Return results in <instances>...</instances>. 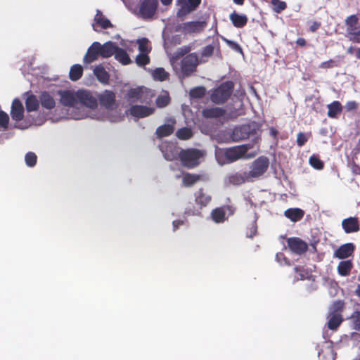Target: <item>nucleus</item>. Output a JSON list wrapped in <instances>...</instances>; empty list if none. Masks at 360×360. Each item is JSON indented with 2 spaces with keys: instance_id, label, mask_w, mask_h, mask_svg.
Returning <instances> with one entry per match:
<instances>
[{
  "instance_id": "2eb2a0df",
  "label": "nucleus",
  "mask_w": 360,
  "mask_h": 360,
  "mask_svg": "<svg viewBox=\"0 0 360 360\" xmlns=\"http://www.w3.org/2000/svg\"><path fill=\"white\" fill-rule=\"evenodd\" d=\"M155 109L140 105H134L129 109V114L137 118H143L153 114Z\"/></svg>"
},
{
  "instance_id": "9d476101",
  "label": "nucleus",
  "mask_w": 360,
  "mask_h": 360,
  "mask_svg": "<svg viewBox=\"0 0 360 360\" xmlns=\"http://www.w3.org/2000/svg\"><path fill=\"white\" fill-rule=\"evenodd\" d=\"M77 99L78 103H81L89 108L95 109L98 106L97 98L94 97L89 91L78 90Z\"/></svg>"
},
{
  "instance_id": "e433bc0d",
  "label": "nucleus",
  "mask_w": 360,
  "mask_h": 360,
  "mask_svg": "<svg viewBox=\"0 0 360 360\" xmlns=\"http://www.w3.org/2000/svg\"><path fill=\"white\" fill-rule=\"evenodd\" d=\"M170 103V97L167 91H163V93L159 95L155 101L156 105L158 108H165Z\"/></svg>"
},
{
  "instance_id": "864d4df0",
  "label": "nucleus",
  "mask_w": 360,
  "mask_h": 360,
  "mask_svg": "<svg viewBox=\"0 0 360 360\" xmlns=\"http://www.w3.org/2000/svg\"><path fill=\"white\" fill-rule=\"evenodd\" d=\"M352 318L354 321L355 328L360 330V312H355Z\"/></svg>"
},
{
  "instance_id": "dca6fc26",
  "label": "nucleus",
  "mask_w": 360,
  "mask_h": 360,
  "mask_svg": "<svg viewBox=\"0 0 360 360\" xmlns=\"http://www.w3.org/2000/svg\"><path fill=\"white\" fill-rule=\"evenodd\" d=\"M24 107L18 98H15L11 105V116L13 120L20 122L24 118Z\"/></svg>"
},
{
  "instance_id": "37998d69",
  "label": "nucleus",
  "mask_w": 360,
  "mask_h": 360,
  "mask_svg": "<svg viewBox=\"0 0 360 360\" xmlns=\"http://www.w3.org/2000/svg\"><path fill=\"white\" fill-rule=\"evenodd\" d=\"M25 160L26 165L30 167H32L37 163V157L34 153L28 152L25 155Z\"/></svg>"
},
{
  "instance_id": "0eeeda50",
  "label": "nucleus",
  "mask_w": 360,
  "mask_h": 360,
  "mask_svg": "<svg viewBox=\"0 0 360 360\" xmlns=\"http://www.w3.org/2000/svg\"><path fill=\"white\" fill-rule=\"evenodd\" d=\"M348 37L352 41L360 43V26L358 25V18L351 15L346 19Z\"/></svg>"
},
{
  "instance_id": "ddd939ff",
  "label": "nucleus",
  "mask_w": 360,
  "mask_h": 360,
  "mask_svg": "<svg viewBox=\"0 0 360 360\" xmlns=\"http://www.w3.org/2000/svg\"><path fill=\"white\" fill-rule=\"evenodd\" d=\"M147 92V89L143 86L130 89L127 94L126 98L129 103L145 102L143 98L144 94Z\"/></svg>"
},
{
  "instance_id": "7c9ffc66",
  "label": "nucleus",
  "mask_w": 360,
  "mask_h": 360,
  "mask_svg": "<svg viewBox=\"0 0 360 360\" xmlns=\"http://www.w3.org/2000/svg\"><path fill=\"white\" fill-rule=\"evenodd\" d=\"M230 211V214H233V212L231 210L227 208H217L212 211V219L216 223L223 222L226 219V211Z\"/></svg>"
},
{
  "instance_id": "ea45409f",
  "label": "nucleus",
  "mask_w": 360,
  "mask_h": 360,
  "mask_svg": "<svg viewBox=\"0 0 360 360\" xmlns=\"http://www.w3.org/2000/svg\"><path fill=\"white\" fill-rule=\"evenodd\" d=\"M224 111L219 108H213L205 109L202 111V114L206 117H217L221 116Z\"/></svg>"
},
{
  "instance_id": "338daca9",
  "label": "nucleus",
  "mask_w": 360,
  "mask_h": 360,
  "mask_svg": "<svg viewBox=\"0 0 360 360\" xmlns=\"http://www.w3.org/2000/svg\"><path fill=\"white\" fill-rule=\"evenodd\" d=\"M356 295L360 297V285H359L355 291Z\"/></svg>"
},
{
  "instance_id": "f8f14e48",
  "label": "nucleus",
  "mask_w": 360,
  "mask_h": 360,
  "mask_svg": "<svg viewBox=\"0 0 360 360\" xmlns=\"http://www.w3.org/2000/svg\"><path fill=\"white\" fill-rule=\"evenodd\" d=\"M255 124H252V125H244L235 128L232 134L233 140L238 141L249 138L255 130Z\"/></svg>"
},
{
  "instance_id": "09e8293b",
  "label": "nucleus",
  "mask_w": 360,
  "mask_h": 360,
  "mask_svg": "<svg viewBox=\"0 0 360 360\" xmlns=\"http://www.w3.org/2000/svg\"><path fill=\"white\" fill-rule=\"evenodd\" d=\"M310 165L317 169H321L323 168V162L316 156H311L309 158Z\"/></svg>"
},
{
  "instance_id": "f257e3e1",
  "label": "nucleus",
  "mask_w": 360,
  "mask_h": 360,
  "mask_svg": "<svg viewBox=\"0 0 360 360\" xmlns=\"http://www.w3.org/2000/svg\"><path fill=\"white\" fill-rule=\"evenodd\" d=\"M252 148L250 144L240 145L235 147L219 149L216 151V158L219 164L224 165L236 161L239 159H250L257 155V152L248 153Z\"/></svg>"
},
{
  "instance_id": "13d9d810",
  "label": "nucleus",
  "mask_w": 360,
  "mask_h": 360,
  "mask_svg": "<svg viewBox=\"0 0 360 360\" xmlns=\"http://www.w3.org/2000/svg\"><path fill=\"white\" fill-rule=\"evenodd\" d=\"M332 61L324 62L321 64V67L323 68H328L332 67Z\"/></svg>"
},
{
  "instance_id": "79ce46f5",
  "label": "nucleus",
  "mask_w": 360,
  "mask_h": 360,
  "mask_svg": "<svg viewBox=\"0 0 360 360\" xmlns=\"http://www.w3.org/2000/svg\"><path fill=\"white\" fill-rule=\"evenodd\" d=\"M138 44L140 53H149L151 49L148 46V39H147L146 38L139 39Z\"/></svg>"
},
{
  "instance_id": "f03ea898",
  "label": "nucleus",
  "mask_w": 360,
  "mask_h": 360,
  "mask_svg": "<svg viewBox=\"0 0 360 360\" xmlns=\"http://www.w3.org/2000/svg\"><path fill=\"white\" fill-rule=\"evenodd\" d=\"M161 150L166 160L169 161H176L172 163L169 167L172 170H180V164L179 158H180V148L177 142H167L161 146Z\"/></svg>"
},
{
  "instance_id": "4be33fe9",
  "label": "nucleus",
  "mask_w": 360,
  "mask_h": 360,
  "mask_svg": "<svg viewBox=\"0 0 360 360\" xmlns=\"http://www.w3.org/2000/svg\"><path fill=\"white\" fill-rule=\"evenodd\" d=\"M342 226L347 233L356 232L359 229L358 219L355 217H349L342 221Z\"/></svg>"
},
{
  "instance_id": "bb28decb",
  "label": "nucleus",
  "mask_w": 360,
  "mask_h": 360,
  "mask_svg": "<svg viewBox=\"0 0 360 360\" xmlns=\"http://www.w3.org/2000/svg\"><path fill=\"white\" fill-rule=\"evenodd\" d=\"M39 99L34 94L29 95L25 100V107L27 112L37 111L39 108Z\"/></svg>"
},
{
  "instance_id": "9b49d317",
  "label": "nucleus",
  "mask_w": 360,
  "mask_h": 360,
  "mask_svg": "<svg viewBox=\"0 0 360 360\" xmlns=\"http://www.w3.org/2000/svg\"><path fill=\"white\" fill-rule=\"evenodd\" d=\"M198 57L192 53L184 58L181 64V75H188L193 72L198 65Z\"/></svg>"
},
{
  "instance_id": "1a4fd4ad",
  "label": "nucleus",
  "mask_w": 360,
  "mask_h": 360,
  "mask_svg": "<svg viewBox=\"0 0 360 360\" xmlns=\"http://www.w3.org/2000/svg\"><path fill=\"white\" fill-rule=\"evenodd\" d=\"M158 6V0H143L139 7L141 17L144 19L151 18L155 15Z\"/></svg>"
},
{
  "instance_id": "0e129e2a",
  "label": "nucleus",
  "mask_w": 360,
  "mask_h": 360,
  "mask_svg": "<svg viewBox=\"0 0 360 360\" xmlns=\"http://www.w3.org/2000/svg\"><path fill=\"white\" fill-rule=\"evenodd\" d=\"M255 233H256V227L253 226L252 228L251 233L249 236L252 237V236H254L255 234Z\"/></svg>"
},
{
  "instance_id": "e2e57ef3",
  "label": "nucleus",
  "mask_w": 360,
  "mask_h": 360,
  "mask_svg": "<svg viewBox=\"0 0 360 360\" xmlns=\"http://www.w3.org/2000/svg\"><path fill=\"white\" fill-rule=\"evenodd\" d=\"M297 43L301 46H304L305 44V41L304 39H299L297 41Z\"/></svg>"
},
{
  "instance_id": "20e7f679",
  "label": "nucleus",
  "mask_w": 360,
  "mask_h": 360,
  "mask_svg": "<svg viewBox=\"0 0 360 360\" xmlns=\"http://www.w3.org/2000/svg\"><path fill=\"white\" fill-rule=\"evenodd\" d=\"M268 166L269 161L267 158L263 157L259 158L252 164L250 171L246 172L248 179H250V181H252L255 179L258 178L266 172Z\"/></svg>"
},
{
  "instance_id": "72a5a7b5",
  "label": "nucleus",
  "mask_w": 360,
  "mask_h": 360,
  "mask_svg": "<svg viewBox=\"0 0 360 360\" xmlns=\"http://www.w3.org/2000/svg\"><path fill=\"white\" fill-rule=\"evenodd\" d=\"M200 176L198 174L181 172V181L186 186H191L198 182Z\"/></svg>"
},
{
  "instance_id": "5fc2aeb1",
  "label": "nucleus",
  "mask_w": 360,
  "mask_h": 360,
  "mask_svg": "<svg viewBox=\"0 0 360 360\" xmlns=\"http://www.w3.org/2000/svg\"><path fill=\"white\" fill-rule=\"evenodd\" d=\"M192 136V131L190 128L181 129V139H188Z\"/></svg>"
},
{
  "instance_id": "f704fd0d",
  "label": "nucleus",
  "mask_w": 360,
  "mask_h": 360,
  "mask_svg": "<svg viewBox=\"0 0 360 360\" xmlns=\"http://www.w3.org/2000/svg\"><path fill=\"white\" fill-rule=\"evenodd\" d=\"M83 75V68L81 65L75 64L70 68L69 77L72 81H77Z\"/></svg>"
},
{
  "instance_id": "c85d7f7f",
  "label": "nucleus",
  "mask_w": 360,
  "mask_h": 360,
  "mask_svg": "<svg viewBox=\"0 0 360 360\" xmlns=\"http://www.w3.org/2000/svg\"><path fill=\"white\" fill-rule=\"evenodd\" d=\"M94 22L99 25L102 29H108L113 27L111 22L104 17L102 12L97 10L96 14L94 17Z\"/></svg>"
},
{
  "instance_id": "2f4dec72",
  "label": "nucleus",
  "mask_w": 360,
  "mask_h": 360,
  "mask_svg": "<svg viewBox=\"0 0 360 360\" xmlns=\"http://www.w3.org/2000/svg\"><path fill=\"white\" fill-rule=\"evenodd\" d=\"M115 58L124 65H129L132 62L127 51L120 47L117 49L115 53Z\"/></svg>"
},
{
  "instance_id": "b1692460",
  "label": "nucleus",
  "mask_w": 360,
  "mask_h": 360,
  "mask_svg": "<svg viewBox=\"0 0 360 360\" xmlns=\"http://www.w3.org/2000/svg\"><path fill=\"white\" fill-rule=\"evenodd\" d=\"M354 246L352 243H347L340 246L335 252V256L339 259H344L350 256L354 252Z\"/></svg>"
},
{
  "instance_id": "8fccbe9b",
  "label": "nucleus",
  "mask_w": 360,
  "mask_h": 360,
  "mask_svg": "<svg viewBox=\"0 0 360 360\" xmlns=\"http://www.w3.org/2000/svg\"><path fill=\"white\" fill-rule=\"evenodd\" d=\"M224 40L231 49H232L235 51H237V52L243 54L242 49L238 44H237L236 42L230 41L229 39H224Z\"/></svg>"
},
{
  "instance_id": "a19ab883",
  "label": "nucleus",
  "mask_w": 360,
  "mask_h": 360,
  "mask_svg": "<svg viewBox=\"0 0 360 360\" xmlns=\"http://www.w3.org/2000/svg\"><path fill=\"white\" fill-rule=\"evenodd\" d=\"M150 57L146 53H139L136 56L135 61L137 65L143 67L150 63Z\"/></svg>"
},
{
  "instance_id": "4468645a",
  "label": "nucleus",
  "mask_w": 360,
  "mask_h": 360,
  "mask_svg": "<svg viewBox=\"0 0 360 360\" xmlns=\"http://www.w3.org/2000/svg\"><path fill=\"white\" fill-rule=\"evenodd\" d=\"M100 43L94 41L88 48L86 54L84 56L83 62L85 64H91L96 61L99 56H101L100 52Z\"/></svg>"
},
{
  "instance_id": "774afa93",
  "label": "nucleus",
  "mask_w": 360,
  "mask_h": 360,
  "mask_svg": "<svg viewBox=\"0 0 360 360\" xmlns=\"http://www.w3.org/2000/svg\"><path fill=\"white\" fill-rule=\"evenodd\" d=\"M318 27V25L317 24H314L311 27V30L312 31H315L316 30V28Z\"/></svg>"
},
{
  "instance_id": "6e6552de",
  "label": "nucleus",
  "mask_w": 360,
  "mask_h": 360,
  "mask_svg": "<svg viewBox=\"0 0 360 360\" xmlns=\"http://www.w3.org/2000/svg\"><path fill=\"white\" fill-rule=\"evenodd\" d=\"M202 153L197 150L190 149L181 151V165L193 167L199 163Z\"/></svg>"
},
{
  "instance_id": "4c0bfd02",
  "label": "nucleus",
  "mask_w": 360,
  "mask_h": 360,
  "mask_svg": "<svg viewBox=\"0 0 360 360\" xmlns=\"http://www.w3.org/2000/svg\"><path fill=\"white\" fill-rule=\"evenodd\" d=\"M328 115L330 117H335L342 110L341 104L338 101H334L331 104L328 105Z\"/></svg>"
},
{
  "instance_id": "680f3d73",
  "label": "nucleus",
  "mask_w": 360,
  "mask_h": 360,
  "mask_svg": "<svg viewBox=\"0 0 360 360\" xmlns=\"http://www.w3.org/2000/svg\"><path fill=\"white\" fill-rule=\"evenodd\" d=\"M28 127H29V124H25V125L20 124V125L15 126V128L20 129H27Z\"/></svg>"
},
{
  "instance_id": "6e6d98bb",
  "label": "nucleus",
  "mask_w": 360,
  "mask_h": 360,
  "mask_svg": "<svg viewBox=\"0 0 360 360\" xmlns=\"http://www.w3.org/2000/svg\"><path fill=\"white\" fill-rule=\"evenodd\" d=\"M307 141V138L304 134L299 133L297 134V143L300 146H303L306 143Z\"/></svg>"
},
{
  "instance_id": "603ef678",
  "label": "nucleus",
  "mask_w": 360,
  "mask_h": 360,
  "mask_svg": "<svg viewBox=\"0 0 360 360\" xmlns=\"http://www.w3.org/2000/svg\"><path fill=\"white\" fill-rule=\"evenodd\" d=\"M214 51V47L212 45H208L205 46L202 51V56L205 57H210L212 56V53Z\"/></svg>"
},
{
  "instance_id": "412c9836",
  "label": "nucleus",
  "mask_w": 360,
  "mask_h": 360,
  "mask_svg": "<svg viewBox=\"0 0 360 360\" xmlns=\"http://www.w3.org/2000/svg\"><path fill=\"white\" fill-rule=\"evenodd\" d=\"M39 101L43 108L52 110L56 107V101L47 91H42L39 95Z\"/></svg>"
},
{
  "instance_id": "a211bd4d",
  "label": "nucleus",
  "mask_w": 360,
  "mask_h": 360,
  "mask_svg": "<svg viewBox=\"0 0 360 360\" xmlns=\"http://www.w3.org/2000/svg\"><path fill=\"white\" fill-rule=\"evenodd\" d=\"M288 244L290 249L297 254L304 252L308 248L307 244L298 238H288Z\"/></svg>"
},
{
  "instance_id": "bf43d9fd",
  "label": "nucleus",
  "mask_w": 360,
  "mask_h": 360,
  "mask_svg": "<svg viewBox=\"0 0 360 360\" xmlns=\"http://www.w3.org/2000/svg\"><path fill=\"white\" fill-rule=\"evenodd\" d=\"M179 226H180V220H174L173 221L174 231L177 230L179 229Z\"/></svg>"
},
{
  "instance_id": "7ed1b4c3",
  "label": "nucleus",
  "mask_w": 360,
  "mask_h": 360,
  "mask_svg": "<svg viewBox=\"0 0 360 360\" xmlns=\"http://www.w3.org/2000/svg\"><path fill=\"white\" fill-rule=\"evenodd\" d=\"M344 303L342 301H336L330 307L328 314V327L330 330H335L342 321L340 312L342 309Z\"/></svg>"
},
{
  "instance_id": "423d86ee",
  "label": "nucleus",
  "mask_w": 360,
  "mask_h": 360,
  "mask_svg": "<svg viewBox=\"0 0 360 360\" xmlns=\"http://www.w3.org/2000/svg\"><path fill=\"white\" fill-rule=\"evenodd\" d=\"M101 106L107 110H114L117 107L115 93L110 90H105L99 94L97 98Z\"/></svg>"
},
{
  "instance_id": "c9c22d12",
  "label": "nucleus",
  "mask_w": 360,
  "mask_h": 360,
  "mask_svg": "<svg viewBox=\"0 0 360 360\" xmlns=\"http://www.w3.org/2000/svg\"><path fill=\"white\" fill-rule=\"evenodd\" d=\"M153 77L155 80L163 82L168 79L169 73L162 68H158L152 72Z\"/></svg>"
},
{
  "instance_id": "6ab92c4d",
  "label": "nucleus",
  "mask_w": 360,
  "mask_h": 360,
  "mask_svg": "<svg viewBox=\"0 0 360 360\" xmlns=\"http://www.w3.org/2000/svg\"><path fill=\"white\" fill-rule=\"evenodd\" d=\"M206 27V22L204 21H194L186 22L181 27L185 33L193 34L202 31Z\"/></svg>"
},
{
  "instance_id": "393cba45",
  "label": "nucleus",
  "mask_w": 360,
  "mask_h": 360,
  "mask_svg": "<svg viewBox=\"0 0 360 360\" xmlns=\"http://www.w3.org/2000/svg\"><path fill=\"white\" fill-rule=\"evenodd\" d=\"M174 122L172 124H165L159 126L156 129V131H155L157 138L160 139H162L165 136H168L171 135L172 134H173V132L174 131Z\"/></svg>"
},
{
  "instance_id": "4d7b16f0",
  "label": "nucleus",
  "mask_w": 360,
  "mask_h": 360,
  "mask_svg": "<svg viewBox=\"0 0 360 360\" xmlns=\"http://www.w3.org/2000/svg\"><path fill=\"white\" fill-rule=\"evenodd\" d=\"M357 107V103L355 101H349L347 103L346 108L348 110H352L356 109Z\"/></svg>"
},
{
  "instance_id": "69168bd1",
  "label": "nucleus",
  "mask_w": 360,
  "mask_h": 360,
  "mask_svg": "<svg viewBox=\"0 0 360 360\" xmlns=\"http://www.w3.org/2000/svg\"><path fill=\"white\" fill-rule=\"evenodd\" d=\"M233 2L238 5H243L244 3V0H233Z\"/></svg>"
},
{
  "instance_id": "cd10ccee",
  "label": "nucleus",
  "mask_w": 360,
  "mask_h": 360,
  "mask_svg": "<svg viewBox=\"0 0 360 360\" xmlns=\"http://www.w3.org/2000/svg\"><path fill=\"white\" fill-rule=\"evenodd\" d=\"M285 216L292 221H297L304 216V211L300 208H290L285 211Z\"/></svg>"
},
{
  "instance_id": "39448f33",
  "label": "nucleus",
  "mask_w": 360,
  "mask_h": 360,
  "mask_svg": "<svg viewBox=\"0 0 360 360\" xmlns=\"http://www.w3.org/2000/svg\"><path fill=\"white\" fill-rule=\"evenodd\" d=\"M233 84L231 82H226L216 89L211 94V100L215 103L224 102L231 95Z\"/></svg>"
},
{
  "instance_id": "c756f323",
  "label": "nucleus",
  "mask_w": 360,
  "mask_h": 360,
  "mask_svg": "<svg viewBox=\"0 0 360 360\" xmlns=\"http://www.w3.org/2000/svg\"><path fill=\"white\" fill-rule=\"evenodd\" d=\"M226 181L233 185H240L247 181H250V179H248V174L246 172L241 174H234L229 175L226 178Z\"/></svg>"
},
{
  "instance_id": "49530a36",
  "label": "nucleus",
  "mask_w": 360,
  "mask_h": 360,
  "mask_svg": "<svg viewBox=\"0 0 360 360\" xmlns=\"http://www.w3.org/2000/svg\"><path fill=\"white\" fill-rule=\"evenodd\" d=\"M210 201V195L200 191L196 197V202L202 205H206Z\"/></svg>"
},
{
  "instance_id": "aec40b11",
  "label": "nucleus",
  "mask_w": 360,
  "mask_h": 360,
  "mask_svg": "<svg viewBox=\"0 0 360 360\" xmlns=\"http://www.w3.org/2000/svg\"><path fill=\"white\" fill-rule=\"evenodd\" d=\"M118 46L111 41H107L103 45L100 44L101 56L103 58H108L115 56Z\"/></svg>"
},
{
  "instance_id": "a18cd8bd",
  "label": "nucleus",
  "mask_w": 360,
  "mask_h": 360,
  "mask_svg": "<svg viewBox=\"0 0 360 360\" xmlns=\"http://www.w3.org/2000/svg\"><path fill=\"white\" fill-rule=\"evenodd\" d=\"M8 115L6 112L0 110V127L3 128L4 129H7L8 127Z\"/></svg>"
},
{
  "instance_id": "473e14b6",
  "label": "nucleus",
  "mask_w": 360,
  "mask_h": 360,
  "mask_svg": "<svg viewBox=\"0 0 360 360\" xmlns=\"http://www.w3.org/2000/svg\"><path fill=\"white\" fill-rule=\"evenodd\" d=\"M230 20L235 27H242L248 22V18L245 15L232 13L230 15Z\"/></svg>"
},
{
  "instance_id": "f3484780",
  "label": "nucleus",
  "mask_w": 360,
  "mask_h": 360,
  "mask_svg": "<svg viewBox=\"0 0 360 360\" xmlns=\"http://www.w3.org/2000/svg\"><path fill=\"white\" fill-rule=\"evenodd\" d=\"M60 103L64 106L73 107L78 104L77 91H64L60 94Z\"/></svg>"
},
{
  "instance_id": "5701e85b",
  "label": "nucleus",
  "mask_w": 360,
  "mask_h": 360,
  "mask_svg": "<svg viewBox=\"0 0 360 360\" xmlns=\"http://www.w3.org/2000/svg\"><path fill=\"white\" fill-rule=\"evenodd\" d=\"M200 2L201 0H181V15L195 11Z\"/></svg>"
},
{
  "instance_id": "c03bdc74",
  "label": "nucleus",
  "mask_w": 360,
  "mask_h": 360,
  "mask_svg": "<svg viewBox=\"0 0 360 360\" xmlns=\"http://www.w3.org/2000/svg\"><path fill=\"white\" fill-rule=\"evenodd\" d=\"M271 2L273 6V10L276 13H280L286 8V4L284 1L280 0H271Z\"/></svg>"
},
{
  "instance_id": "de8ad7c7",
  "label": "nucleus",
  "mask_w": 360,
  "mask_h": 360,
  "mask_svg": "<svg viewBox=\"0 0 360 360\" xmlns=\"http://www.w3.org/2000/svg\"><path fill=\"white\" fill-rule=\"evenodd\" d=\"M205 94V89L202 86L196 87L190 91V95L193 98H200Z\"/></svg>"
},
{
  "instance_id": "58836bf2",
  "label": "nucleus",
  "mask_w": 360,
  "mask_h": 360,
  "mask_svg": "<svg viewBox=\"0 0 360 360\" xmlns=\"http://www.w3.org/2000/svg\"><path fill=\"white\" fill-rule=\"evenodd\" d=\"M352 266V264L350 261H343L339 264L338 270L340 275L347 276L349 274Z\"/></svg>"
},
{
  "instance_id": "052dcab7",
  "label": "nucleus",
  "mask_w": 360,
  "mask_h": 360,
  "mask_svg": "<svg viewBox=\"0 0 360 360\" xmlns=\"http://www.w3.org/2000/svg\"><path fill=\"white\" fill-rule=\"evenodd\" d=\"M163 5L167 6L172 4V0H160Z\"/></svg>"
},
{
  "instance_id": "a878e982",
  "label": "nucleus",
  "mask_w": 360,
  "mask_h": 360,
  "mask_svg": "<svg viewBox=\"0 0 360 360\" xmlns=\"http://www.w3.org/2000/svg\"><path fill=\"white\" fill-rule=\"evenodd\" d=\"M94 74L101 83L108 84L110 75L101 65L95 67Z\"/></svg>"
},
{
  "instance_id": "3c124183",
  "label": "nucleus",
  "mask_w": 360,
  "mask_h": 360,
  "mask_svg": "<svg viewBox=\"0 0 360 360\" xmlns=\"http://www.w3.org/2000/svg\"><path fill=\"white\" fill-rule=\"evenodd\" d=\"M179 56H180V53H176L175 56H172L170 58L171 65H172L174 70L176 71L177 75L179 74V68H178V65H179L178 60H179Z\"/></svg>"
}]
</instances>
